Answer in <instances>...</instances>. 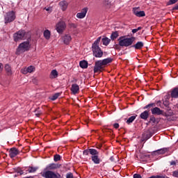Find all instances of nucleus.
Wrapping results in <instances>:
<instances>
[{
	"instance_id": "603ef678",
	"label": "nucleus",
	"mask_w": 178,
	"mask_h": 178,
	"mask_svg": "<svg viewBox=\"0 0 178 178\" xmlns=\"http://www.w3.org/2000/svg\"><path fill=\"white\" fill-rule=\"evenodd\" d=\"M142 29H143V27L139 26V27H138V29H136V30H137L138 31H140V30H141Z\"/></svg>"
},
{
	"instance_id": "a19ab883",
	"label": "nucleus",
	"mask_w": 178,
	"mask_h": 178,
	"mask_svg": "<svg viewBox=\"0 0 178 178\" xmlns=\"http://www.w3.org/2000/svg\"><path fill=\"white\" fill-rule=\"evenodd\" d=\"M66 177L67 178H74L73 177V174L72 172L67 173Z\"/></svg>"
},
{
	"instance_id": "5701e85b",
	"label": "nucleus",
	"mask_w": 178,
	"mask_h": 178,
	"mask_svg": "<svg viewBox=\"0 0 178 178\" xmlns=\"http://www.w3.org/2000/svg\"><path fill=\"white\" fill-rule=\"evenodd\" d=\"M102 42L103 45H105L106 47H108V45H109V44L111 42V39H109L107 37L103 38L102 39Z\"/></svg>"
},
{
	"instance_id": "f03ea898",
	"label": "nucleus",
	"mask_w": 178,
	"mask_h": 178,
	"mask_svg": "<svg viewBox=\"0 0 178 178\" xmlns=\"http://www.w3.org/2000/svg\"><path fill=\"white\" fill-rule=\"evenodd\" d=\"M99 42H101V36L97 38L92 45V51L95 58H102L104 56V51L99 47Z\"/></svg>"
},
{
	"instance_id": "a18cd8bd",
	"label": "nucleus",
	"mask_w": 178,
	"mask_h": 178,
	"mask_svg": "<svg viewBox=\"0 0 178 178\" xmlns=\"http://www.w3.org/2000/svg\"><path fill=\"white\" fill-rule=\"evenodd\" d=\"M113 127H114L115 129H119V124H118V123H115V124H113Z\"/></svg>"
},
{
	"instance_id": "3c124183",
	"label": "nucleus",
	"mask_w": 178,
	"mask_h": 178,
	"mask_svg": "<svg viewBox=\"0 0 178 178\" xmlns=\"http://www.w3.org/2000/svg\"><path fill=\"white\" fill-rule=\"evenodd\" d=\"M40 115H41V112L35 113V116H37V118H38Z\"/></svg>"
},
{
	"instance_id": "4be33fe9",
	"label": "nucleus",
	"mask_w": 178,
	"mask_h": 178,
	"mask_svg": "<svg viewBox=\"0 0 178 178\" xmlns=\"http://www.w3.org/2000/svg\"><path fill=\"white\" fill-rule=\"evenodd\" d=\"M79 66L81 69H87V67H88V62L86 60H83L80 61Z\"/></svg>"
},
{
	"instance_id": "f704fd0d",
	"label": "nucleus",
	"mask_w": 178,
	"mask_h": 178,
	"mask_svg": "<svg viewBox=\"0 0 178 178\" xmlns=\"http://www.w3.org/2000/svg\"><path fill=\"white\" fill-rule=\"evenodd\" d=\"M154 106H155V103H151V104H149L147 105H146L143 109H148V108H154Z\"/></svg>"
},
{
	"instance_id": "7c9ffc66",
	"label": "nucleus",
	"mask_w": 178,
	"mask_h": 178,
	"mask_svg": "<svg viewBox=\"0 0 178 178\" xmlns=\"http://www.w3.org/2000/svg\"><path fill=\"white\" fill-rule=\"evenodd\" d=\"M134 120H136V115H132L129 118H128V120H127V123L128 124H130V123H133Z\"/></svg>"
},
{
	"instance_id": "ea45409f",
	"label": "nucleus",
	"mask_w": 178,
	"mask_h": 178,
	"mask_svg": "<svg viewBox=\"0 0 178 178\" xmlns=\"http://www.w3.org/2000/svg\"><path fill=\"white\" fill-rule=\"evenodd\" d=\"M172 176L174 177H178V170H175L172 172Z\"/></svg>"
},
{
	"instance_id": "79ce46f5",
	"label": "nucleus",
	"mask_w": 178,
	"mask_h": 178,
	"mask_svg": "<svg viewBox=\"0 0 178 178\" xmlns=\"http://www.w3.org/2000/svg\"><path fill=\"white\" fill-rule=\"evenodd\" d=\"M134 178H142L141 175L139 174H134Z\"/></svg>"
},
{
	"instance_id": "72a5a7b5",
	"label": "nucleus",
	"mask_w": 178,
	"mask_h": 178,
	"mask_svg": "<svg viewBox=\"0 0 178 178\" xmlns=\"http://www.w3.org/2000/svg\"><path fill=\"white\" fill-rule=\"evenodd\" d=\"M60 158H61L60 155L55 154L54 156V162H58V161H60Z\"/></svg>"
},
{
	"instance_id": "09e8293b",
	"label": "nucleus",
	"mask_w": 178,
	"mask_h": 178,
	"mask_svg": "<svg viewBox=\"0 0 178 178\" xmlns=\"http://www.w3.org/2000/svg\"><path fill=\"white\" fill-rule=\"evenodd\" d=\"M137 31H137V29H134L132 30L133 34H136V33H137Z\"/></svg>"
},
{
	"instance_id": "4468645a",
	"label": "nucleus",
	"mask_w": 178,
	"mask_h": 178,
	"mask_svg": "<svg viewBox=\"0 0 178 178\" xmlns=\"http://www.w3.org/2000/svg\"><path fill=\"white\" fill-rule=\"evenodd\" d=\"M59 6L60 8V9L65 12V10H66L67 9V6H68V3H67V1L63 0V1H61L60 3H59Z\"/></svg>"
},
{
	"instance_id": "412c9836",
	"label": "nucleus",
	"mask_w": 178,
	"mask_h": 178,
	"mask_svg": "<svg viewBox=\"0 0 178 178\" xmlns=\"http://www.w3.org/2000/svg\"><path fill=\"white\" fill-rule=\"evenodd\" d=\"M148 116H149V113L147 111H145L140 115V119H143V120H147Z\"/></svg>"
},
{
	"instance_id": "f3484780",
	"label": "nucleus",
	"mask_w": 178,
	"mask_h": 178,
	"mask_svg": "<svg viewBox=\"0 0 178 178\" xmlns=\"http://www.w3.org/2000/svg\"><path fill=\"white\" fill-rule=\"evenodd\" d=\"M133 10L137 17H144V16H145V12L144 11H138L137 10V8H134Z\"/></svg>"
},
{
	"instance_id": "473e14b6",
	"label": "nucleus",
	"mask_w": 178,
	"mask_h": 178,
	"mask_svg": "<svg viewBox=\"0 0 178 178\" xmlns=\"http://www.w3.org/2000/svg\"><path fill=\"white\" fill-rule=\"evenodd\" d=\"M104 6L106 8H111V1H109V0H104Z\"/></svg>"
},
{
	"instance_id": "a878e982",
	"label": "nucleus",
	"mask_w": 178,
	"mask_h": 178,
	"mask_svg": "<svg viewBox=\"0 0 178 178\" xmlns=\"http://www.w3.org/2000/svg\"><path fill=\"white\" fill-rule=\"evenodd\" d=\"M102 60H103V63H104V66H106V65H108V63H112L113 59L111 58H107L103 59Z\"/></svg>"
},
{
	"instance_id": "5fc2aeb1",
	"label": "nucleus",
	"mask_w": 178,
	"mask_h": 178,
	"mask_svg": "<svg viewBox=\"0 0 178 178\" xmlns=\"http://www.w3.org/2000/svg\"><path fill=\"white\" fill-rule=\"evenodd\" d=\"M35 113H37V111H35Z\"/></svg>"
},
{
	"instance_id": "bb28decb",
	"label": "nucleus",
	"mask_w": 178,
	"mask_h": 178,
	"mask_svg": "<svg viewBox=\"0 0 178 178\" xmlns=\"http://www.w3.org/2000/svg\"><path fill=\"white\" fill-rule=\"evenodd\" d=\"M44 37L46 40H49L51 38V31L49 30H45L44 31Z\"/></svg>"
},
{
	"instance_id": "2eb2a0df",
	"label": "nucleus",
	"mask_w": 178,
	"mask_h": 178,
	"mask_svg": "<svg viewBox=\"0 0 178 178\" xmlns=\"http://www.w3.org/2000/svg\"><path fill=\"white\" fill-rule=\"evenodd\" d=\"M79 90H80V87L76 83H74L72 85L71 91H72V94H74V95L77 94V92H79Z\"/></svg>"
},
{
	"instance_id": "aec40b11",
	"label": "nucleus",
	"mask_w": 178,
	"mask_h": 178,
	"mask_svg": "<svg viewBox=\"0 0 178 178\" xmlns=\"http://www.w3.org/2000/svg\"><path fill=\"white\" fill-rule=\"evenodd\" d=\"M170 95L172 98H178V87L172 90Z\"/></svg>"
},
{
	"instance_id": "dca6fc26",
	"label": "nucleus",
	"mask_w": 178,
	"mask_h": 178,
	"mask_svg": "<svg viewBox=\"0 0 178 178\" xmlns=\"http://www.w3.org/2000/svg\"><path fill=\"white\" fill-rule=\"evenodd\" d=\"M4 69L8 76H12V74H13V72H12V67H10L9 64H6Z\"/></svg>"
},
{
	"instance_id": "f257e3e1",
	"label": "nucleus",
	"mask_w": 178,
	"mask_h": 178,
	"mask_svg": "<svg viewBox=\"0 0 178 178\" xmlns=\"http://www.w3.org/2000/svg\"><path fill=\"white\" fill-rule=\"evenodd\" d=\"M62 165L59 163H50L46 167V172H43L42 175V177L45 178H62L59 173H55L54 172L50 170H55V169H59Z\"/></svg>"
},
{
	"instance_id": "cd10ccee",
	"label": "nucleus",
	"mask_w": 178,
	"mask_h": 178,
	"mask_svg": "<svg viewBox=\"0 0 178 178\" xmlns=\"http://www.w3.org/2000/svg\"><path fill=\"white\" fill-rule=\"evenodd\" d=\"M119 37V33L118 31L113 32L111 35V39L114 41L116 38Z\"/></svg>"
},
{
	"instance_id": "49530a36",
	"label": "nucleus",
	"mask_w": 178,
	"mask_h": 178,
	"mask_svg": "<svg viewBox=\"0 0 178 178\" xmlns=\"http://www.w3.org/2000/svg\"><path fill=\"white\" fill-rule=\"evenodd\" d=\"M44 10H47V12H49L50 10H51V7H48V8H44Z\"/></svg>"
},
{
	"instance_id": "1a4fd4ad",
	"label": "nucleus",
	"mask_w": 178,
	"mask_h": 178,
	"mask_svg": "<svg viewBox=\"0 0 178 178\" xmlns=\"http://www.w3.org/2000/svg\"><path fill=\"white\" fill-rule=\"evenodd\" d=\"M95 152L96 153H95V154H92L91 159L92 162L95 163V165H99V163H101V159L98 156L99 152L97 149H95Z\"/></svg>"
},
{
	"instance_id": "8fccbe9b",
	"label": "nucleus",
	"mask_w": 178,
	"mask_h": 178,
	"mask_svg": "<svg viewBox=\"0 0 178 178\" xmlns=\"http://www.w3.org/2000/svg\"><path fill=\"white\" fill-rule=\"evenodd\" d=\"M174 10H178V4L173 8Z\"/></svg>"
},
{
	"instance_id": "39448f33",
	"label": "nucleus",
	"mask_w": 178,
	"mask_h": 178,
	"mask_svg": "<svg viewBox=\"0 0 178 178\" xmlns=\"http://www.w3.org/2000/svg\"><path fill=\"white\" fill-rule=\"evenodd\" d=\"M27 32L24 30H19L13 34V40L15 42H17L22 40H26Z\"/></svg>"
},
{
	"instance_id": "9d476101",
	"label": "nucleus",
	"mask_w": 178,
	"mask_h": 178,
	"mask_svg": "<svg viewBox=\"0 0 178 178\" xmlns=\"http://www.w3.org/2000/svg\"><path fill=\"white\" fill-rule=\"evenodd\" d=\"M87 12H88V8H83L80 13L76 14V17L78 19H84V17H86V15H87Z\"/></svg>"
},
{
	"instance_id": "864d4df0",
	"label": "nucleus",
	"mask_w": 178,
	"mask_h": 178,
	"mask_svg": "<svg viewBox=\"0 0 178 178\" xmlns=\"http://www.w3.org/2000/svg\"><path fill=\"white\" fill-rule=\"evenodd\" d=\"M163 116H166V117H168V115H167L166 113L163 114Z\"/></svg>"
},
{
	"instance_id": "37998d69",
	"label": "nucleus",
	"mask_w": 178,
	"mask_h": 178,
	"mask_svg": "<svg viewBox=\"0 0 178 178\" xmlns=\"http://www.w3.org/2000/svg\"><path fill=\"white\" fill-rule=\"evenodd\" d=\"M70 27L71 29H76L77 25H76V24H70Z\"/></svg>"
},
{
	"instance_id": "c03bdc74",
	"label": "nucleus",
	"mask_w": 178,
	"mask_h": 178,
	"mask_svg": "<svg viewBox=\"0 0 178 178\" xmlns=\"http://www.w3.org/2000/svg\"><path fill=\"white\" fill-rule=\"evenodd\" d=\"M3 70V65L0 63V73Z\"/></svg>"
},
{
	"instance_id": "6ab92c4d",
	"label": "nucleus",
	"mask_w": 178,
	"mask_h": 178,
	"mask_svg": "<svg viewBox=\"0 0 178 178\" xmlns=\"http://www.w3.org/2000/svg\"><path fill=\"white\" fill-rule=\"evenodd\" d=\"M38 169V167L29 166L26 168V173H35Z\"/></svg>"
},
{
	"instance_id": "c756f323",
	"label": "nucleus",
	"mask_w": 178,
	"mask_h": 178,
	"mask_svg": "<svg viewBox=\"0 0 178 178\" xmlns=\"http://www.w3.org/2000/svg\"><path fill=\"white\" fill-rule=\"evenodd\" d=\"M51 79H56L58 77V71L53 70L51 72Z\"/></svg>"
},
{
	"instance_id": "6e6552de",
	"label": "nucleus",
	"mask_w": 178,
	"mask_h": 178,
	"mask_svg": "<svg viewBox=\"0 0 178 178\" xmlns=\"http://www.w3.org/2000/svg\"><path fill=\"white\" fill-rule=\"evenodd\" d=\"M65 29H66V24L63 22H58L56 26V30L59 34H62Z\"/></svg>"
},
{
	"instance_id": "de8ad7c7",
	"label": "nucleus",
	"mask_w": 178,
	"mask_h": 178,
	"mask_svg": "<svg viewBox=\"0 0 178 178\" xmlns=\"http://www.w3.org/2000/svg\"><path fill=\"white\" fill-rule=\"evenodd\" d=\"M170 165H171V166L176 165V161H172L170 162Z\"/></svg>"
},
{
	"instance_id": "ddd939ff",
	"label": "nucleus",
	"mask_w": 178,
	"mask_h": 178,
	"mask_svg": "<svg viewBox=\"0 0 178 178\" xmlns=\"http://www.w3.org/2000/svg\"><path fill=\"white\" fill-rule=\"evenodd\" d=\"M152 111V115H163V111L161 110V108L158 107H154L151 109Z\"/></svg>"
},
{
	"instance_id": "e433bc0d",
	"label": "nucleus",
	"mask_w": 178,
	"mask_h": 178,
	"mask_svg": "<svg viewBox=\"0 0 178 178\" xmlns=\"http://www.w3.org/2000/svg\"><path fill=\"white\" fill-rule=\"evenodd\" d=\"M178 0H170L168 2V5H174V3H176Z\"/></svg>"
},
{
	"instance_id": "b1692460",
	"label": "nucleus",
	"mask_w": 178,
	"mask_h": 178,
	"mask_svg": "<svg viewBox=\"0 0 178 178\" xmlns=\"http://www.w3.org/2000/svg\"><path fill=\"white\" fill-rule=\"evenodd\" d=\"M135 49H141L144 47V43L143 42H138L135 45L132 46Z\"/></svg>"
},
{
	"instance_id": "20e7f679",
	"label": "nucleus",
	"mask_w": 178,
	"mask_h": 178,
	"mask_svg": "<svg viewBox=\"0 0 178 178\" xmlns=\"http://www.w3.org/2000/svg\"><path fill=\"white\" fill-rule=\"evenodd\" d=\"M30 42L25 41L19 44L18 47L16 50V55H20V54H23L30 49Z\"/></svg>"
},
{
	"instance_id": "c9c22d12",
	"label": "nucleus",
	"mask_w": 178,
	"mask_h": 178,
	"mask_svg": "<svg viewBox=\"0 0 178 178\" xmlns=\"http://www.w3.org/2000/svg\"><path fill=\"white\" fill-rule=\"evenodd\" d=\"M152 137V134L149 132L147 134L145 135V140H149V138H151Z\"/></svg>"
},
{
	"instance_id": "a211bd4d",
	"label": "nucleus",
	"mask_w": 178,
	"mask_h": 178,
	"mask_svg": "<svg viewBox=\"0 0 178 178\" xmlns=\"http://www.w3.org/2000/svg\"><path fill=\"white\" fill-rule=\"evenodd\" d=\"M95 149H85L83 152V155H88L89 154H90V155H95Z\"/></svg>"
},
{
	"instance_id": "0eeeda50",
	"label": "nucleus",
	"mask_w": 178,
	"mask_h": 178,
	"mask_svg": "<svg viewBox=\"0 0 178 178\" xmlns=\"http://www.w3.org/2000/svg\"><path fill=\"white\" fill-rule=\"evenodd\" d=\"M104 67L105 65L102 60L96 61L94 67V73H98V72H101V70H102Z\"/></svg>"
},
{
	"instance_id": "2f4dec72",
	"label": "nucleus",
	"mask_w": 178,
	"mask_h": 178,
	"mask_svg": "<svg viewBox=\"0 0 178 178\" xmlns=\"http://www.w3.org/2000/svg\"><path fill=\"white\" fill-rule=\"evenodd\" d=\"M26 69H27L28 73H33V72H35V67H34V66L33 65H30Z\"/></svg>"
},
{
	"instance_id": "c85d7f7f",
	"label": "nucleus",
	"mask_w": 178,
	"mask_h": 178,
	"mask_svg": "<svg viewBox=\"0 0 178 178\" xmlns=\"http://www.w3.org/2000/svg\"><path fill=\"white\" fill-rule=\"evenodd\" d=\"M59 97H60V93L57 92V93L54 94L53 96H51V97H49V99H51V101H55V100L58 99V98H59Z\"/></svg>"
},
{
	"instance_id": "423d86ee",
	"label": "nucleus",
	"mask_w": 178,
	"mask_h": 178,
	"mask_svg": "<svg viewBox=\"0 0 178 178\" xmlns=\"http://www.w3.org/2000/svg\"><path fill=\"white\" fill-rule=\"evenodd\" d=\"M16 19V14L15 11H10L7 13L4 17L5 24H8V23H12Z\"/></svg>"
},
{
	"instance_id": "7ed1b4c3",
	"label": "nucleus",
	"mask_w": 178,
	"mask_h": 178,
	"mask_svg": "<svg viewBox=\"0 0 178 178\" xmlns=\"http://www.w3.org/2000/svg\"><path fill=\"white\" fill-rule=\"evenodd\" d=\"M136 40V38H127L126 35L120 36L118 38V44L120 47H130V45L133 44V42Z\"/></svg>"
},
{
	"instance_id": "58836bf2",
	"label": "nucleus",
	"mask_w": 178,
	"mask_h": 178,
	"mask_svg": "<svg viewBox=\"0 0 178 178\" xmlns=\"http://www.w3.org/2000/svg\"><path fill=\"white\" fill-rule=\"evenodd\" d=\"M21 73H22V74H27V73H29V72L27 71V68L22 69Z\"/></svg>"
},
{
	"instance_id": "9b49d317",
	"label": "nucleus",
	"mask_w": 178,
	"mask_h": 178,
	"mask_svg": "<svg viewBox=\"0 0 178 178\" xmlns=\"http://www.w3.org/2000/svg\"><path fill=\"white\" fill-rule=\"evenodd\" d=\"M17 155H19V150L16 147H13L9 151V156L10 158H15Z\"/></svg>"
},
{
	"instance_id": "393cba45",
	"label": "nucleus",
	"mask_w": 178,
	"mask_h": 178,
	"mask_svg": "<svg viewBox=\"0 0 178 178\" xmlns=\"http://www.w3.org/2000/svg\"><path fill=\"white\" fill-rule=\"evenodd\" d=\"M167 152H168L167 148H163V149H160L155 151V153L159 154V155H163V154H165Z\"/></svg>"
},
{
	"instance_id": "4c0bfd02",
	"label": "nucleus",
	"mask_w": 178,
	"mask_h": 178,
	"mask_svg": "<svg viewBox=\"0 0 178 178\" xmlns=\"http://www.w3.org/2000/svg\"><path fill=\"white\" fill-rule=\"evenodd\" d=\"M149 122H152V123H155L156 122V119L154 115H152L149 118Z\"/></svg>"
},
{
	"instance_id": "f8f14e48",
	"label": "nucleus",
	"mask_w": 178,
	"mask_h": 178,
	"mask_svg": "<svg viewBox=\"0 0 178 178\" xmlns=\"http://www.w3.org/2000/svg\"><path fill=\"white\" fill-rule=\"evenodd\" d=\"M63 41L64 44L69 45V44H70V41H72V36L70 34L65 35L63 37Z\"/></svg>"
}]
</instances>
